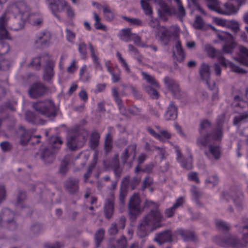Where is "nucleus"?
<instances>
[{"label": "nucleus", "mask_w": 248, "mask_h": 248, "mask_svg": "<svg viewBox=\"0 0 248 248\" xmlns=\"http://www.w3.org/2000/svg\"><path fill=\"white\" fill-rule=\"evenodd\" d=\"M89 48L91 53V56L95 69H101L102 67L99 61L97 49H96L91 43L89 44Z\"/></svg>", "instance_id": "obj_32"}, {"label": "nucleus", "mask_w": 248, "mask_h": 248, "mask_svg": "<svg viewBox=\"0 0 248 248\" xmlns=\"http://www.w3.org/2000/svg\"><path fill=\"white\" fill-rule=\"evenodd\" d=\"M205 51L208 57L211 58H217L220 64L225 67L227 66L226 59L221 51L216 49L210 45H206L205 46Z\"/></svg>", "instance_id": "obj_16"}, {"label": "nucleus", "mask_w": 248, "mask_h": 248, "mask_svg": "<svg viewBox=\"0 0 248 248\" xmlns=\"http://www.w3.org/2000/svg\"><path fill=\"white\" fill-rule=\"evenodd\" d=\"M93 19L95 21L94 23V27L96 30H101L104 31H106L108 30L107 26L101 23V18L95 12L93 13Z\"/></svg>", "instance_id": "obj_38"}, {"label": "nucleus", "mask_w": 248, "mask_h": 248, "mask_svg": "<svg viewBox=\"0 0 248 248\" xmlns=\"http://www.w3.org/2000/svg\"><path fill=\"white\" fill-rule=\"evenodd\" d=\"M185 202V198L183 196H181L177 198L172 206L170 208H167L165 211V214L167 217H172L175 212L176 209L178 208L181 206H182Z\"/></svg>", "instance_id": "obj_25"}, {"label": "nucleus", "mask_w": 248, "mask_h": 248, "mask_svg": "<svg viewBox=\"0 0 248 248\" xmlns=\"http://www.w3.org/2000/svg\"><path fill=\"white\" fill-rule=\"evenodd\" d=\"M133 33L131 31L129 28L123 29L120 31V38L125 42H128L130 40V38Z\"/></svg>", "instance_id": "obj_42"}, {"label": "nucleus", "mask_w": 248, "mask_h": 248, "mask_svg": "<svg viewBox=\"0 0 248 248\" xmlns=\"http://www.w3.org/2000/svg\"><path fill=\"white\" fill-rule=\"evenodd\" d=\"M32 107L40 114L47 117H54L56 114L54 103L50 100L34 103Z\"/></svg>", "instance_id": "obj_10"}, {"label": "nucleus", "mask_w": 248, "mask_h": 248, "mask_svg": "<svg viewBox=\"0 0 248 248\" xmlns=\"http://www.w3.org/2000/svg\"><path fill=\"white\" fill-rule=\"evenodd\" d=\"M26 1H15L14 4L10 7L14 9V13L16 18L19 17L24 22H29L31 25L37 26L43 22L42 15L39 12H30V8L26 3Z\"/></svg>", "instance_id": "obj_4"}, {"label": "nucleus", "mask_w": 248, "mask_h": 248, "mask_svg": "<svg viewBox=\"0 0 248 248\" xmlns=\"http://www.w3.org/2000/svg\"><path fill=\"white\" fill-rule=\"evenodd\" d=\"M127 240L126 237L123 235L121 238L117 241V248H126Z\"/></svg>", "instance_id": "obj_64"}, {"label": "nucleus", "mask_w": 248, "mask_h": 248, "mask_svg": "<svg viewBox=\"0 0 248 248\" xmlns=\"http://www.w3.org/2000/svg\"><path fill=\"white\" fill-rule=\"evenodd\" d=\"M48 90V88L44 84L35 82L31 86L29 94L32 98H37L46 94Z\"/></svg>", "instance_id": "obj_15"}, {"label": "nucleus", "mask_w": 248, "mask_h": 248, "mask_svg": "<svg viewBox=\"0 0 248 248\" xmlns=\"http://www.w3.org/2000/svg\"><path fill=\"white\" fill-rule=\"evenodd\" d=\"M243 197V194L240 191L235 192L231 191L229 193L227 192H223L221 195V199H225L228 202L230 200H232L235 205L238 208L241 205Z\"/></svg>", "instance_id": "obj_17"}, {"label": "nucleus", "mask_w": 248, "mask_h": 248, "mask_svg": "<svg viewBox=\"0 0 248 248\" xmlns=\"http://www.w3.org/2000/svg\"><path fill=\"white\" fill-rule=\"evenodd\" d=\"M8 216L13 217L15 216V213L9 208L3 209L0 214V226H1L3 219H5V216Z\"/></svg>", "instance_id": "obj_52"}, {"label": "nucleus", "mask_w": 248, "mask_h": 248, "mask_svg": "<svg viewBox=\"0 0 248 248\" xmlns=\"http://www.w3.org/2000/svg\"><path fill=\"white\" fill-rule=\"evenodd\" d=\"M164 81L166 88L171 93L173 96L175 98L178 97V95L180 93V88L178 83L168 77H166Z\"/></svg>", "instance_id": "obj_21"}, {"label": "nucleus", "mask_w": 248, "mask_h": 248, "mask_svg": "<svg viewBox=\"0 0 248 248\" xmlns=\"http://www.w3.org/2000/svg\"><path fill=\"white\" fill-rule=\"evenodd\" d=\"M132 40L135 45L143 47L144 46L143 43H141L140 37L136 33H133L130 40Z\"/></svg>", "instance_id": "obj_61"}, {"label": "nucleus", "mask_w": 248, "mask_h": 248, "mask_svg": "<svg viewBox=\"0 0 248 248\" xmlns=\"http://www.w3.org/2000/svg\"><path fill=\"white\" fill-rule=\"evenodd\" d=\"M48 6L53 15L59 19L60 17L58 13L65 10H66L68 16L72 18L75 16L74 11L68 5L66 1H53L48 4Z\"/></svg>", "instance_id": "obj_12"}, {"label": "nucleus", "mask_w": 248, "mask_h": 248, "mask_svg": "<svg viewBox=\"0 0 248 248\" xmlns=\"http://www.w3.org/2000/svg\"><path fill=\"white\" fill-rule=\"evenodd\" d=\"M122 17L129 22L131 25H135L137 26H141L142 24L141 20L133 18H130L125 16H122Z\"/></svg>", "instance_id": "obj_60"}, {"label": "nucleus", "mask_w": 248, "mask_h": 248, "mask_svg": "<svg viewBox=\"0 0 248 248\" xmlns=\"http://www.w3.org/2000/svg\"><path fill=\"white\" fill-rule=\"evenodd\" d=\"M78 180L76 178H69L65 184L66 189L71 193H75L78 190Z\"/></svg>", "instance_id": "obj_29"}, {"label": "nucleus", "mask_w": 248, "mask_h": 248, "mask_svg": "<svg viewBox=\"0 0 248 248\" xmlns=\"http://www.w3.org/2000/svg\"><path fill=\"white\" fill-rule=\"evenodd\" d=\"M177 234L180 235L185 241H194L196 238V235L193 232L185 230L182 228L177 230Z\"/></svg>", "instance_id": "obj_34"}, {"label": "nucleus", "mask_w": 248, "mask_h": 248, "mask_svg": "<svg viewBox=\"0 0 248 248\" xmlns=\"http://www.w3.org/2000/svg\"><path fill=\"white\" fill-rule=\"evenodd\" d=\"M148 1H140V4L145 14L148 16H151L153 14V10Z\"/></svg>", "instance_id": "obj_49"}, {"label": "nucleus", "mask_w": 248, "mask_h": 248, "mask_svg": "<svg viewBox=\"0 0 248 248\" xmlns=\"http://www.w3.org/2000/svg\"><path fill=\"white\" fill-rule=\"evenodd\" d=\"M104 210L105 217L108 219L110 218L114 211V202L113 199L109 198L106 200Z\"/></svg>", "instance_id": "obj_26"}, {"label": "nucleus", "mask_w": 248, "mask_h": 248, "mask_svg": "<svg viewBox=\"0 0 248 248\" xmlns=\"http://www.w3.org/2000/svg\"><path fill=\"white\" fill-rule=\"evenodd\" d=\"M177 117V108L172 102H171L168 107V110L165 115L167 120H175Z\"/></svg>", "instance_id": "obj_35"}, {"label": "nucleus", "mask_w": 248, "mask_h": 248, "mask_svg": "<svg viewBox=\"0 0 248 248\" xmlns=\"http://www.w3.org/2000/svg\"><path fill=\"white\" fill-rule=\"evenodd\" d=\"M229 66L231 70L235 73L240 74H244L247 73L246 70H244L239 66L233 63L232 62L229 63Z\"/></svg>", "instance_id": "obj_59"}, {"label": "nucleus", "mask_w": 248, "mask_h": 248, "mask_svg": "<svg viewBox=\"0 0 248 248\" xmlns=\"http://www.w3.org/2000/svg\"><path fill=\"white\" fill-rule=\"evenodd\" d=\"M78 49L82 59H85L87 55L86 44L84 42L79 43L78 45Z\"/></svg>", "instance_id": "obj_54"}, {"label": "nucleus", "mask_w": 248, "mask_h": 248, "mask_svg": "<svg viewBox=\"0 0 248 248\" xmlns=\"http://www.w3.org/2000/svg\"><path fill=\"white\" fill-rule=\"evenodd\" d=\"M178 5V9L177 12H176V15L177 16L179 20L183 21L184 17L186 16V11L184 7L182 6V1H176Z\"/></svg>", "instance_id": "obj_46"}, {"label": "nucleus", "mask_w": 248, "mask_h": 248, "mask_svg": "<svg viewBox=\"0 0 248 248\" xmlns=\"http://www.w3.org/2000/svg\"><path fill=\"white\" fill-rule=\"evenodd\" d=\"M131 147L133 150V153L135 154L137 146L136 144H133L131 146H129L128 148L125 149L124 151L122 154L121 155V159L124 164H125L128 158L129 157V148Z\"/></svg>", "instance_id": "obj_45"}, {"label": "nucleus", "mask_w": 248, "mask_h": 248, "mask_svg": "<svg viewBox=\"0 0 248 248\" xmlns=\"http://www.w3.org/2000/svg\"><path fill=\"white\" fill-rule=\"evenodd\" d=\"M83 131L86 130L79 125H76L70 129L67 138V146L70 150L75 151L85 143L87 139Z\"/></svg>", "instance_id": "obj_6"}, {"label": "nucleus", "mask_w": 248, "mask_h": 248, "mask_svg": "<svg viewBox=\"0 0 248 248\" xmlns=\"http://www.w3.org/2000/svg\"><path fill=\"white\" fill-rule=\"evenodd\" d=\"M128 51L130 53L134 59H136L139 63H140L143 59L142 56L138 50L132 45L128 46Z\"/></svg>", "instance_id": "obj_39"}, {"label": "nucleus", "mask_w": 248, "mask_h": 248, "mask_svg": "<svg viewBox=\"0 0 248 248\" xmlns=\"http://www.w3.org/2000/svg\"><path fill=\"white\" fill-rule=\"evenodd\" d=\"M127 114L124 115V116H127L128 113L133 115L139 116L140 114L141 110L140 108H137L135 106H131L127 109L126 108Z\"/></svg>", "instance_id": "obj_56"}, {"label": "nucleus", "mask_w": 248, "mask_h": 248, "mask_svg": "<svg viewBox=\"0 0 248 248\" xmlns=\"http://www.w3.org/2000/svg\"><path fill=\"white\" fill-rule=\"evenodd\" d=\"M164 30L161 32L160 36V39L163 42L165 45H167L170 40L172 36H176L179 31V28L176 26H171L170 28H172L173 30L171 31L169 29L164 28Z\"/></svg>", "instance_id": "obj_20"}, {"label": "nucleus", "mask_w": 248, "mask_h": 248, "mask_svg": "<svg viewBox=\"0 0 248 248\" xmlns=\"http://www.w3.org/2000/svg\"><path fill=\"white\" fill-rule=\"evenodd\" d=\"M155 240L160 245L166 242H171V232L170 230H167L156 234Z\"/></svg>", "instance_id": "obj_24"}, {"label": "nucleus", "mask_w": 248, "mask_h": 248, "mask_svg": "<svg viewBox=\"0 0 248 248\" xmlns=\"http://www.w3.org/2000/svg\"><path fill=\"white\" fill-rule=\"evenodd\" d=\"M157 2L160 9L158 10L159 16L164 20H167L166 16H171L176 15V10L173 7L169 6L166 3V1H154Z\"/></svg>", "instance_id": "obj_18"}, {"label": "nucleus", "mask_w": 248, "mask_h": 248, "mask_svg": "<svg viewBox=\"0 0 248 248\" xmlns=\"http://www.w3.org/2000/svg\"><path fill=\"white\" fill-rule=\"evenodd\" d=\"M173 148L176 154V160L180 164L181 166L187 170L192 169L193 167V157L190 150L187 149V155L183 156L178 146L175 145Z\"/></svg>", "instance_id": "obj_13"}, {"label": "nucleus", "mask_w": 248, "mask_h": 248, "mask_svg": "<svg viewBox=\"0 0 248 248\" xmlns=\"http://www.w3.org/2000/svg\"><path fill=\"white\" fill-rule=\"evenodd\" d=\"M116 55L123 68L127 73H130V69L129 65L126 62L125 60L122 57L121 54L119 52L117 51Z\"/></svg>", "instance_id": "obj_50"}, {"label": "nucleus", "mask_w": 248, "mask_h": 248, "mask_svg": "<svg viewBox=\"0 0 248 248\" xmlns=\"http://www.w3.org/2000/svg\"><path fill=\"white\" fill-rule=\"evenodd\" d=\"M87 66L86 64L82 65L79 71V79L81 81L85 83L90 80L91 76L87 72Z\"/></svg>", "instance_id": "obj_40"}, {"label": "nucleus", "mask_w": 248, "mask_h": 248, "mask_svg": "<svg viewBox=\"0 0 248 248\" xmlns=\"http://www.w3.org/2000/svg\"><path fill=\"white\" fill-rule=\"evenodd\" d=\"M238 51L235 60L241 64L248 67V48L240 45L238 47Z\"/></svg>", "instance_id": "obj_22"}, {"label": "nucleus", "mask_w": 248, "mask_h": 248, "mask_svg": "<svg viewBox=\"0 0 248 248\" xmlns=\"http://www.w3.org/2000/svg\"><path fill=\"white\" fill-rule=\"evenodd\" d=\"M217 228L220 231L225 232H228L230 229V227L228 224L221 220H218L216 223Z\"/></svg>", "instance_id": "obj_53"}, {"label": "nucleus", "mask_w": 248, "mask_h": 248, "mask_svg": "<svg viewBox=\"0 0 248 248\" xmlns=\"http://www.w3.org/2000/svg\"><path fill=\"white\" fill-rule=\"evenodd\" d=\"M25 118L28 122L36 125L43 124L44 120L40 119L35 113L28 111L25 113Z\"/></svg>", "instance_id": "obj_31"}, {"label": "nucleus", "mask_w": 248, "mask_h": 248, "mask_svg": "<svg viewBox=\"0 0 248 248\" xmlns=\"http://www.w3.org/2000/svg\"><path fill=\"white\" fill-rule=\"evenodd\" d=\"M93 6L95 7L97 9L100 10L103 8V14L107 21H111L114 18L115 14L110 9L109 7L107 6H102L101 4L97 2H93Z\"/></svg>", "instance_id": "obj_28"}, {"label": "nucleus", "mask_w": 248, "mask_h": 248, "mask_svg": "<svg viewBox=\"0 0 248 248\" xmlns=\"http://www.w3.org/2000/svg\"><path fill=\"white\" fill-rule=\"evenodd\" d=\"M190 191L192 195L193 200L197 204H199V199L201 196V194L198 188L196 186H193L191 188Z\"/></svg>", "instance_id": "obj_47"}, {"label": "nucleus", "mask_w": 248, "mask_h": 248, "mask_svg": "<svg viewBox=\"0 0 248 248\" xmlns=\"http://www.w3.org/2000/svg\"><path fill=\"white\" fill-rule=\"evenodd\" d=\"M50 148H46L41 154V158L46 163L53 161L55 157L56 150L60 148L63 141L59 136H52L49 140Z\"/></svg>", "instance_id": "obj_9"}, {"label": "nucleus", "mask_w": 248, "mask_h": 248, "mask_svg": "<svg viewBox=\"0 0 248 248\" xmlns=\"http://www.w3.org/2000/svg\"><path fill=\"white\" fill-rule=\"evenodd\" d=\"M34 130L33 129L25 130L23 134L20 137V143L23 145H26L27 144L30 140L32 137L40 139L41 138V136L40 135L33 136L32 134L34 133Z\"/></svg>", "instance_id": "obj_30"}, {"label": "nucleus", "mask_w": 248, "mask_h": 248, "mask_svg": "<svg viewBox=\"0 0 248 248\" xmlns=\"http://www.w3.org/2000/svg\"><path fill=\"white\" fill-rule=\"evenodd\" d=\"M232 106L235 108L236 112L240 114L241 110H242V114L235 117L233 119V124L240 126L246 122V119L248 118V102L242 100L240 96L235 95Z\"/></svg>", "instance_id": "obj_8"}, {"label": "nucleus", "mask_w": 248, "mask_h": 248, "mask_svg": "<svg viewBox=\"0 0 248 248\" xmlns=\"http://www.w3.org/2000/svg\"><path fill=\"white\" fill-rule=\"evenodd\" d=\"M146 91L150 97L153 99H157L159 97V93L157 91L151 87L146 88Z\"/></svg>", "instance_id": "obj_62"}, {"label": "nucleus", "mask_w": 248, "mask_h": 248, "mask_svg": "<svg viewBox=\"0 0 248 248\" xmlns=\"http://www.w3.org/2000/svg\"><path fill=\"white\" fill-rule=\"evenodd\" d=\"M236 46V43L232 41L225 44L222 47V51L226 53H232Z\"/></svg>", "instance_id": "obj_51"}, {"label": "nucleus", "mask_w": 248, "mask_h": 248, "mask_svg": "<svg viewBox=\"0 0 248 248\" xmlns=\"http://www.w3.org/2000/svg\"><path fill=\"white\" fill-rule=\"evenodd\" d=\"M105 66L108 71L111 75L112 81L113 82H118L120 79V70L118 68H114L110 61L106 62Z\"/></svg>", "instance_id": "obj_27"}, {"label": "nucleus", "mask_w": 248, "mask_h": 248, "mask_svg": "<svg viewBox=\"0 0 248 248\" xmlns=\"http://www.w3.org/2000/svg\"><path fill=\"white\" fill-rule=\"evenodd\" d=\"M200 74L201 78L205 81L209 89L211 90H215L216 91V92L212 95V101L215 102L218 100V89L216 90V83L214 81L211 82L210 80V71L209 65L204 63H202L200 70Z\"/></svg>", "instance_id": "obj_11"}, {"label": "nucleus", "mask_w": 248, "mask_h": 248, "mask_svg": "<svg viewBox=\"0 0 248 248\" xmlns=\"http://www.w3.org/2000/svg\"><path fill=\"white\" fill-rule=\"evenodd\" d=\"M105 231L103 229H99L95 233L94 235V240L95 242L96 247L98 248L103 241L104 237Z\"/></svg>", "instance_id": "obj_44"}, {"label": "nucleus", "mask_w": 248, "mask_h": 248, "mask_svg": "<svg viewBox=\"0 0 248 248\" xmlns=\"http://www.w3.org/2000/svg\"><path fill=\"white\" fill-rule=\"evenodd\" d=\"M209 152H205V155L208 156L209 154H211L215 159H218L221 156L220 147L219 146L209 145Z\"/></svg>", "instance_id": "obj_37"}, {"label": "nucleus", "mask_w": 248, "mask_h": 248, "mask_svg": "<svg viewBox=\"0 0 248 248\" xmlns=\"http://www.w3.org/2000/svg\"><path fill=\"white\" fill-rule=\"evenodd\" d=\"M112 149V136L109 131L106 135L104 143V150L106 154L110 152Z\"/></svg>", "instance_id": "obj_41"}, {"label": "nucleus", "mask_w": 248, "mask_h": 248, "mask_svg": "<svg viewBox=\"0 0 248 248\" xmlns=\"http://www.w3.org/2000/svg\"><path fill=\"white\" fill-rule=\"evenodd\" d=\"M225 117L224 113L218 116L216 121L217 127L210 133L207 132L211 126V122L206 119L201 121L199 129L201 136L197 140L198 144L206 146L213 141L221 140L223 136L222 126Z\"/></svg>", "instance_id": "obj_1"}, {"label": "nucleus", "mask_w": 248, "mask_h": 248, "mask_svg": "<svg viewBox=\"0 0 248 248\" xmlns=\"http://www.w3.org/2000/svg\"><path fill=\"white\" fill-rule=\"evenodd\" d=\"M50 32L47 31H43L36 35L35 44L38 47L48 46L50 45Z\"/></svg>", "instance_id": "obj_19"}, {"label": "nucleus", "mask_w": 248, "mask_h": 248, "mask_svg": "<svg viewBox=\"0 0 248 248\" xmlns=\"http://www.w3.org/2000/svg\"><path fill=\"white\" fill-rule=\"evenodd\" d=\"M238 5L227 2L222 7L220 6V1H207V6L209 9L218 14L230 15L236 14L239 10V7L245 3L246 1H237Z\"/></svg>", "instance_id": "obj_7"}, {"label": "nucleus", "mask_w": 248, "mask_h": 248, "mask_svg": "<svg viewBox=\"0 0 248 248\" xmlns=\"http://www.w3.org/2000/svg\"><path fill=\"white\" fill-rule=\"evenodd\" d=\"M246 224L243 226V234L241 240L236 237L232 236L227 233V236L220 237L216 236L214 238V241L217 245L224 248L229 247L233 248H243L248 244V219L243 221Z\"/></svg>", "instance_id": "obj_5"}, {"label": "nucleus", "mask_w": 248, "mask_h": 248, "mask_svg": "<svg viewBox=\"0 0 248 248\" xmlns=\"http://www.w3.org/2000/svg\"><path fill=\"white\" fill-rule=\"evenodd\" d=\"M112 96L117 103L119 111L122 115H126L127 112L125 107L123 105L122 99L119 97L117 89L113 88L112 90Z\"/></svg>", "instance_id": "obj_33"}, {"label": "nucleus", "mask_w": 248, "mask_h": 248, "mask_svg": "<svg viewBox=\"0 0 248 248\" xmlns=\"http://www.w3.org/2000/svg\"><path fill=\"white\" fill-rule=\"evenodd\" d=\"M153 184V179L149 176H147L144 179L142 183L141 190L144 191L147 187L150 186Z\"/></svg>", "instance_id": "obj_57"}, {"label": "nucleus", "mask_w": 248, "mask_h": 248, "mask_svg": "<svg viewBox=\"0 0 248 248\" xmlns=\"http://www.w3.org/2000/svg\"><path fill=\"white\" fill-rule=\"evenodd\" d=\"M140 203L141 199L139 194L137 193H134L130 197L128 203L129 214L131 217L136 218V216L140 213Z\"/></svg>", "instance_id": "obj_14"}, {"label": "nucleus", "mask_w": 248, "mask_h": 248, "mask_svg": "<svg viewBox=\"0 0 248 248\" xmlns=\"http://www.w3.org/2000/svg\"><path fill=\"white\" fill-rule=\"evenodd\" d=\"M14 4H13L7 9L6 11L0 16V70H8L11 65V61L5 59L4 55L8 53L10 49V45L6 42V40H11L6 27L8 22V19L6 17L7 13H12L16 17V15L14 13V9L10 8Z\"/></svg>", "instance_id": "obj_2"}, {"label": "nucleus", "mask_w": 248, "mask_h": 248, "mask_svg": "<svg viewBox=\"0 0 248 248\" xmlns=\"http://www.w3.org/2000/svg\"><path fill=\"white\" fill-rule=\"evenodd\" d=\"M26 198V194L24 191H20L17 196V201L16 206L20 207L21 208L25 207L23 205V201Z\"/></svg>", "instance_id": "obj_55"}, {"label": "nucleus", "mask_w": 248, "mask_h": 248, "mask_svg": "<svg viewBox=\"0 0 248 248\" xmlns=\"http://www.w3.org/2000/svg\"><path fill=\"white\" fill-rule=\"evenodd\" d=\"M68 161L64 158L62 159L60 168V172L65 174L68 171Z\"/></svg>", "instance_id": "obj_58"}, {"label": "nucleus", "mask_w": 248, "mask_h": 248, "mask_svg": "<svg viewBox=\"0 0 248 248\" xmlns=\"http://www.w3.org/2000/svg\"><path fill=\"white\" fill-rule=\"evenodd\" d=\"M54 66L55 62L53 61L48 60L46 62L43 74V78L45 81H49L54 77Z\"/></svg>", "instance_id": "obj_23"}, {"label": "nucleus", "mask_w": 248, "mask_h": 248, "mask_svg": "<svg viewBox=\"0 0 248 248\" xmlns=\"http://www.w3.org/2000/svg\"><path fill=\"white\" fill-rule=\"evenodd\" d=\"M218 182V177L217 175H213L209 177L206 180L205 183L208 186V184H211L212 187L217 185Z\"/></svg>", "instance_id": "obj_63"}, {"label": "nucleus", "mask_w": 248, "mask_h": 248, "mask_svg": "<svg viewBox=\"0 0 248 248\" xmlns=\"http://www.w3.org/2000/svg\"><path fill=\"white\" fill-rule=\"evenodd\" d=\"M163 219V216L159 211L158 207L153 209L143 218L141 222L138 226V235L140 238L147 236L149 233L161 227V222Z\"/></svg>", "instance_id": "obj_3"}, {"label": "nucleus", "mask_w": 248, "mask_h": 248, "mask_svg": "<svg viewBox=\"0 0 248 248\" xmlns=\"http://www.w3.org/2000/svg\"><path fill=\"white\" fill-rule=\"evenodd\" d=\"M204 25L205 22L202 17L200 16H196L193 24L194 28L198 30H203Z\"/></svg>", "instance_id": "obj_48"}, {"label": "nucleus", "mask_w": 248, "mask_h": 248, "mask_svg": "<svg viewBox=\"0 0 248 248\" xmlns=\"http://www.w3.org/2000/svg\"><path fill=\"white\" fill-rule=\"evenodd\" d=\"M100 138V134L96 130L93 131L90 136L89 144L91 149L94 150L99 145Z\"/></svg>", "instance_id": "obj_36"}, {"label": "nucleus", "mask_w": 248, "mask_h": 248, "mask_svg": "<svg viewBox=\"0 0 248 248\" xmlns=\"http://www.w3.org/2000/svg\"><path fill=\"white\" fill-rule=\"evenodd\" d=\"M141 75L143 77V78L147 82L150 84L151 85L155 86L156 88H159V85L158 83L156 81V80L147 73L142 71L141 72Z\"/></svg>", "instance_id": "obj_43"}]
</instances>
